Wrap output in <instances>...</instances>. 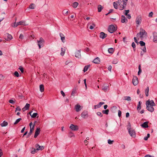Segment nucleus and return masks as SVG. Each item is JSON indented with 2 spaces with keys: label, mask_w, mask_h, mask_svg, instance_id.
<instances>
[{
  "label": "nucleus",
  "mask_w": 157,
  "mask_h": 157,
  "mask_svg": "<svg viewBox=\"0 0 157 157\" xmlns=\"http://www.w3.org/2000/svg\"><path fill=\"white\" fill-rule=\"evenodd\" d=\"M127 1L128 0H118L119 10H122L125 8L127 5Z\"/></svg>",
  "instance_id": "f257e3e1"
},
{
  "label": "nucleus",
  "mask_w": 157,
  "mask_h": 157,
  "mask_svg": "<svg viewBox=\"0 0 157 157\" xmlns=\"http://www.w3.org/2000/svg\"><path fill=\"white\" fill-rule=\"evenodd\" d=\"M140 32L137 33V36H140L141 40H142L143 38L147 36V33L143 29L141 28L140 30Z\"/></svg>",
  "instance_id": "f03ea898"
},
{
  "label": "nucleus",
  "mask_w": 157,
  "mask_h": 157,
  "mask_svg": "<svg viewBox=\"0 0 157 157\" xmlns=\"http://www.w3.org/2000/svg\"><path fill=\"white\" fill-rule=\"evenodd\" d=\"M127 128L130 136L135 138L136 136L135 132L133 129H132L130 124L128 125Z\"/></svg>",
  "instance_id": "7ed1b4c3"
},
{
  "label": "nucleus",
  "mask_w": 157,
  "mask_h": 157,
  "mask_svg": "<svg viewBox=\"0 0 157 157\" xmlns=\"http://www.w3.org/2000/svg\"><path fill=\"white\" fill-rule=\"evenodd\" d=\"M14 25L13 26L14 27H16L19 25H26L27 24H26L25 21H21L17 23L15 22L14 23Z\"/></svg>",
  "instance_id": "20e7f679"
},
{
  "label": "nucleus",
  "mask_w": 157,
  "mask_h": 157,
  "mask_svg": "<svg viewBox=\"0 0 157 157\" xmlns=\"http://www.w3.org/2000/svg\"><path fill=\"white\" fill-rule=\"evenodd\" d=\"M117 30V28L113 25H110L108 28V31L110 33H113Z\"/></svg>",
  "instance_id": "39448f33"
},
{
  "label": "nucleus",
  "mask_w": 157,
  "mask_h": 157,
  "mask_svg": "<svg viewBox=\"0 0 157 157\" xmlns=\"http://www.w3.org/2000/svg\"><path fill=\"white\" fill-rule=\"evenodd\" d=\"M44 41L43 38L41 37L40 38V40H38L37 42H38V45L39 47V48L40 49L41 48V46H43V44L44 43Z\"/></svg>",
  "instance_id": "423d86ee"
},
{
  "label": "nucleus",
  "mask_w": 157,
  "mask_h": 157,
  "mask_svg": "<svg viewBox=\"0 0 157 157\" xmlns=\"http://www.w3.org/2000/svg\"><path fill=\"white\" fill-rule=\"evenodd\" d=\"M70 128L72 131H77L78 129V127L77 125H75L73 124H71Z\"/></svg>",
  "instance_id": "0eeeda50"
},
{
  "label": "nucleus",
  "mask_w": 157,
  "mask_h": 157,
  "mask_svg": "<svg viewBox=\"0 0 157 157\" xmlns=\"http://www.w3.org/2000/svg\"><path fill=\"white\" fill-rule=\"evenodd\" d=\"M83 108V107L80 106L79 104L76 105L75 106V109L76 112H79Z\"/></svg>",
  "instance_id": "6e6552de"
},
{
  "label": "nucleus",
  "mask_w": 157,
  "mask_h": 157,
  "mask_svg": "<svg viewBox=\"0 0 157 157\" xmlns=\"http://www.w3.org/2000/svg\"><path fill=\"white\" fill-rule=\"evenodd\" d=\"M81 116L83 118H86L88 117V112L86 111H83L81 114Z\"/></svg>",
  "instance_id": "1a4fd4ad"
},
{
  "label": "nucleus",
  "mask_w": 157,
  "mask_h": 157,
  "mask_svg": "<svg viewBox=\"0 0 157 157\" xmlns=\"http://www.w3.org/2000/svg\"><path fill=\"white\" fill-rule=\"evenodd\" d=\"M132 82L134 86H136L138 83V78L136 76H133L132 79Z\"/></svg>",
  "instance_id": "9d476101"
},
{
  "label": "nucleus",
  "mask_w": 157,
  "mask_h": 157,
  "mask_svg": "<svg viewBox=\"0 0 157 157\" xmlns=\"http://www.w3.org/2000/svg\"><path fill=\"white\" fill-rule=\"evenodd\" d=\"M153 106L149 105H146V109H147L151 112H153L154 111V108L153 107Z\"/></svg>",
  "instance_id": "9b49d317"
},
{
  "label": "nucleus",
  "mask_w": 157,
  "mask_h": 157,
  "mask_svg": "<svg viewBox=\"0 0 157 157\" xmlns=\"http://www.w3.org/2000/svg\"><path fill=\"white\" fill-rule=\"evenodd\" d=\"M153 41L155 43L157 42V33L155 32L153 33Z\"/></svg>",
  "instance_id": "f8f14e48"
},
{
  "label": "nucleus",
  "mask_w": 157,
  "mask_h": 157,
  "mask_svg": "<svg viewBox=\"0 0 157 157\" xmlns=\"http://www.w3.org/2000/svg\"><path fill=\"white\" fill-rule=\"evenodd\" d=\"M147 104L148 105H155V103L153 100H147L146 102V105H147Z\"/></svg>",
  "instance_id": "ddd939ff"
},
{
  "label": "nucleus",
  "mask_w": 157,
  "mask_h": 157,
  "mask_svg": "<svg viewBox=\"0 0 157 157\" xmlns=\"http://www.w3.org/2000/svg\"><path fill=\"white\" fill-rule=\"evenodd\" d=\"M142 18L140 16H138L136 18V23L138 25H139L141 22Z\"/></svg>",
  "instance_id": "4468645a"
},
{
  "label": "nucleus",
  "mask_w": 157,
  "mask_h": 157,
  "mask_svg": "<svg viewBox=\"0 0 157 157\" xmlns=\"http://www.w3.org/2000/svg\"><path fill=\"white\" fill-rule=\"evenodd\" d=\"M40 128L39 127L36 128L35 133L34 137L36 138L40 133Z\"/></svg>",
  "instance_id": "2eb2a0df"
},
{
  "label": "nucleus",
  "mask_w": 157,
  "mask_h": 157,
  "mask_svg": "<svg viewBox=\"0 0 157 157\" xmlns=\"http://www.w3.org/2000/svg\"><path fill=\"white\" fill-rule=\"evenodd\" d=\"M35 147L36 148L38 151L42 150H43L44 147L43 146H40L38 144H36L35 145Z\"/></svg>",
  "instance_id": "dca6fc26"
},
{
  "label": "nucleus",
  "mask_w": 157,
  "mask_h": 157,
  "mask_svg": "<svg viewBox=\"0 0 157 157\" xmlns=\"http://www.w3.org/2000/svg\"><path fill=\"white\" fill-rule=\"evenodd\" d=\"M107 35L103 32H101L100 33V37L102 39H104L107 36Z\"/></svg>",
  "instance_id": "f3484780"
},
{
  "label": "nucleus",
  "mask_w": 157,
  "mask_h": 157,
  "mask_svg": "<svg viewBox=\"0 0 157 157\" xmlns=\"http://www.w3.org/2000/svg\"><path fill=\"white\" fill-rule=\"evenodd\" d=\"M59 36L60 37L61 40L63 43H64L65 42V37L64 35L62 33H59Z\"/></svg>",
  "instance_id": "a211bd4d"
},
{
  "label": "nucleus",
  "mask_w": 157,
  "mask_h": 157,
  "mask_svg": "<svg viewBox=\"0 0 157 157\" xmlns=\"http://www.w3.org/2000/svg\"><path fill=\"white\" fill-rule=\"evenodd\" d=\"M34 130V125H33L32 127H31L29 132L28 133L27 136V138L29 137L32 134V132Z\"/></svg>",
  "instance_id": "6ab92c4d"
},
{
  "label": "nucleus",
  "mask_w": 157,
  "mask_h": 157,
  "mask_svg": "<svg viewBox=\"0 0 157 157\" xmlns=\"http://www.w3.org/2000/svg\"><path fill=\"white\" fill-rule=\"evenodd\" d=\"M75 56L79 58L81 57V55L80 50L77 51L75 53Z\"/></svg>",
  "instance_id": "aec40b11"
},
{
  "label": "nucleus",
  "mask_w": 157,
  "mask_h": 157,
  "mask_svg": "<svg viewBox=\"0 0 157 157\" xmlns=\"http://www.w3.org/2000/svg\"><path fill=\"white\" fill-rule=\"evenodd\" d=\"M121 21L122 23L127 22L128 20L126 19L124 15H122L121 17Z\"/></svg>",
  "instance_id": "412c9836"
},
{
  "label": "nucleus",
  "mask_w": 157,
  "mask_h": 157,
  "mask_svg": "<svg viewBox=\"0 0 157 157\" xmlns=\"http://www.w3.org/2000/svg\"><path fill=\"white\" fill-rule=\"evenodd\" d=\"M100 62V59L98 57H97L93 60V62L95 64H99Z\"/></svg>",
  "instance_id": "4be33fe9"
},
{
  "label": "nucleus",
  "mask_w": 157,
  "mask_h": 157,
  "mask_svg": "<svg viewBox=\"0 0 157 157\" xmlns=\"http://www.w3.org/2000/svg\"><path fill=\"white\" fill-rule=\"evenodd\" d=\"M30 106L29 104L26 103L25 107L22 109L23 111H25V110L28 109Z\"/></svg>",
  "instance_id": "5701e85b"
},
{
  "label": "nucleus",
  "mask_w": 157,
  "mask_h": 157,
  "mask_svg": "<svg viewBox=\"0 0 157 157\" xmlns=\"http://www.w3.org/2000/svg\"><path fill=\"white\" fill-rule=\"evenodd\" d=\"M77 89V88L76 87H75L73 89L71 93V96H75V94L76 93Z\"/></svg>",
  "instance_id": "b1692460"
},
{
  "label": "nucleus",
  "mask_w": 157,
  "mask_h": 157,
  "mask_svg": "<svg viewBox=\"0 0 157 157\" xmlns=\"http://www.w3.org/2000/svg\"><path fill=\"white\" fill-rule=\"evenodd\" d=\"M148 122L147 121L145 122L141 125V126L144 128H147L148 127Z\"/></svg>",
  "instance_id": "393cba45"
},
{
  "label": "nucleus",
  "mask_w": 157,
  "mask_h": 157,
  "mask_svg": "<svg viewBox=\"0 0 157 157\" xmlns=\"http://www.w3.org/2000/svg\"><path fill=\"white\" fill-rule=\"evenodd\" d=\"M66 51V48H61L60 55L62 56L64 55Z\"/></svg>",
  "instance_id": "a878e982"
},
{
  "label": "nucleus",
  "mask_w": 157,
  "mask_h": 157,
  "mask_svg": "<svg viewBox=\"0 0 157 157\" xmlns=\"http://www.w3.org/2000/svg\"><path fill=\"white\" fill-rule=\"evenodd\" d=\"M40 91L42 92L44 91V86L42 85H40Z\"/></svg>",
  "instance_id": "bb28decb"
},
{
  "label": "nucleus",
  "mask_w": 157,
  "mask_h": 157,
  "mask_svg": "<svg viewBox=\"0 0 157 157\" xmlns=\"http://www.w3.org/2000/svg\"><path fill=\"white\" fill-rule=\"evenodd\" d=\"M37 149H36L35 148H33L31 151V153L32 154H34L35 153L37 152Z\"/></svg>",
  "instance_id": "cd10ccee"
},
{
  "label": "nucleus",
  "mask_w": 157,
  "mask_h": 157,
  "mask_svg": "<svg viewBox=\"0 0 157 157\" xmlns=\"http://www.w3.org/2000/svg\"><path fill=\"white\" fill-rule=\"evenodd\" d=\"M114 52V49L113 48H109L108 52L109 53L112 54Z\"/></svg>",
  "instance_id": "c85d7f7f"
},
{
  "label": "nucleus",
  "mask_w": 157,
  "mask_h": 157,
  "mask_svg": "<svg viewBox=\"0 0 157 157\" xmlns=\"http://www.w3.org/2000/svg\"><path fill=\"white\" fill-rule=\"evenodd\" d=\"M6 35L7 36V40H10L12 39V36L10 34L7 33Z\"/></svg>",
  "instance_id": "c756f323"
},
{
  "label": "nucleus",
  "mask_w": 157,
  "mask_h": 157,
  "mask_svg": "<svg viewBox=\"0 0 157 157\" xmlns=\"http://www.w3.org/2000/svg\"><path fill=\"white\" fill-rule=\"evenodd\" d=\"M8 125V123L5 121H4L1 124V125L2 127H5L6 126Z\"/></svg>",
  "instance_id": "7c9ffc66"
},
{
  "label": "nucleus",
  "mask_w": 157,
  "mask_h": 157,
  "mask_svg": "<svg viewBox=\"0 0 157 157\" xmlns=\"http://www.w3.org/2000/svg\"><path fill=\"white\" fill-rule=\"evenodd\" d=\"M103 8V7L102 6L100 5H98V12H100L101 11V10Z\"/></svg>",
  "instance_id": "2f4dec72"
},
{
  "label": "nucleus",
  "mask_w": 157,
  "mask_h": 157,
  "mask_svg": "<svg viewBox=\"0 0 157 157\" xmlns=\"http://www.w3.org/2000/svg\"><path fill=\"white\" fill-rule=\"evenodd\" d=\"M149 91V89L148 87L145 90V93L146 96L147 97L148 96V92Z\"/></svg>",
  "instance_id": "473e14b6"
},
{
  "label": "nucleus",
  "mask_w": 157,
  "mask_h": 157,
  "mask_svg": "<svg viewBox=\"0 0 157 157\" xmlns=\"http://www.w3.org/2000/svg\"><path fill=\"white\" fill-rule=\"evenodd\" d=\"M118 3V2H114L113 3V5L115 9H117Z\"/></svg>",
  "instance_id": "72a5a7b5"
},
{
  "label": "nucleus",
  "mask_w": 157,
  "mask_h": 157,
  "mask_svg": "<svg viewBox=\"0 0 157 157\" xmlns=\"http://www.w3.org/2000/svg\"><path fill=\"white\" fill-rule=\"evenodd\" d=\"M124 100L127 101H131V98L129 96H125L124 97Z\"/></svg>",
  "instance_id": "f704fd0d"
},
{
  "label": "nucleus",
  "mask_w": 157,
  "mask_h": 157,
  "mask_svg": "<svg viewBox=\"0 0 157 157\" xmlns=\"http://www.w3.org/2000/svg\"><path fill=\"white\" fill-rule=\"evenodd\" d=\"M118 60L117 58L114 59L112 61V63L114 64H116L118 63Z\"/></svg>",
  "instance_id": "c9c22d12"
},
{
  "label": "nucleus",
  "mask_w": 157,
  "mask_h": 157,
  "mask_svg": "<svg viewBox=\"0 0 157 157\" xmlns=\"http://www.w3.org/2000/svg\"><path fill=\"white\" fill-rule=\"evenodd\" d=\"M68 136L70 137L71 138L72 137H75V136L73 132H71L69 133Z\"/></svg>",
  "instance_id": "e433bc0d"
},
{
  "label": "nucleus",
  "mask_w": 157,
  "mask_h": 157,
  "mask_svg": "<svg viewBox=\"0 0 157 157\" xmlns=\"http://www.w3.org/2000/svg\"><path fill=\"white\" fill-rule=\"evenodd\" d=\"M142 102L139 101L138 102V104L137 105V109H141V104Z\"/></svg>",
  "instance_id": "4c0bfd02"
},
{
  "label": "nucleus",
  "mask_w": 157,
  "mask_h": 157,
  "mask_svg": "<svg viewBox=\"0 0 157 157\" xmlns=\"http://www.w3.org/2000/svg\"><path fill=\"white\" fill-rule=\"evenodd\" d=\"M35 7V4L33 3L31 4L29 6V8L31 9H34Z\"/></svg>",
  "instance_id": "58836bf2"
},
{
  "label": "nucleus",
  "mask_w": 157,
  "mask_h": 157,
  "mask_svg": "<svg viewBox=\"0 0 157 157\" xmlns=\"http://www.w3.org/2000/svg\"><path fill=\"white\" fill-rule=\"evenodd\" d=\"M90 66L89 65H87L83 69V71L84 72H85L87 70L89 67Z\"/></svg>",
  "instance_id": "ea45409f"
},
{
  "label": "nucleus",
  "mask_w": 157,
  "mask_h": 157,
  "mask_svg": "<svg viewBox=\"0 0 157 157\" xmlns=\"http://www.w3.org/2000/svg\"><path fill=\"white\" fill-rule=\"evenodd\" d=\"M78 5V3L77 2H75L73 4V7L74 8H76Z\"/></svg>",
  "instance_id": "a19ab883"
},
{
  "label": "nucleus",
  "mask_w": 157,
  "mask_h": 157,
  "mask_svg": "<svg viewBox=\"0 0 157 157\" xmlns=\"http://www.w3.org/2000/svg\"><path fill=\"white\" fill-rule=\"evenodd\" d=\"M142 72V70L141 68L140 65L139 66V71L138 72V75H140Z\"/></svg>",
  "instance_id": "79ce46f5"
},
{
  "label": "nucleus",
  "mask_w": 157,
  "mask_h": 157,
  "mask_svg": "<svg viewBox=\"0 0 157 157\" xmlns=\"http://www.w3.org/2000/svg\"><path fill=\"white\" fill-rule=\"evenodd\" d=\"M21 119H22L21 118H18V119H17V120H16V121L14 123V124H17L19 122H20V121L21 120Z\"/></svg>",
  "instance_id": "37998d69"
},
{
  "label": "nucleus",
  "mask_w": 157,
  "mask_h": 157,
  "mask_svg": "<svg viewBox=\"0 0 157 157\" xmlns=\"http://www.w3.org/2000/svg\"><path fill=\"white\" fill-rule=\"evenodd\" d=\"M109 88V86H105L103 87L102 89V90L104 91H106L107 90L108 88Z\"/></svg>",
  "instance_id": "c03bdc74"
},
{
  "label": "nucleus",
  "mask_w": 157,
  "mask_h": 157,
  "mask_svg": "<svg viewBox=\"0 0 157 157\" xmlns=\"http://www.w3.org/2000/svg\"><path fill=\"white\" fill-rule=\"evenodd\" d=\"M109 110L108 109H106L105 110H103L102 113L104 114H108L109 113Z\"/></svg>",
  "instance_id": "a18cd8bd"
},
{
  "label": "nucleus",
  "mask_w": 157,
  "mask_h": 157,
  "mask_svg": "<svg viewBox=\"0 0 157 157\" xmlns=\"http://www.w3.org/2000/svg\"><path fill=\"white\" fill-rule=\"evenodd\" d=\"M113 142H114L113 140H111L110 139H109L108 140V143L109 144H113Z\"/></svg>",
  "instance_id": "49530a36"
},
{
  "label": "nucleus",
  "mask_w": 157,
  "mask_h": 157,
  "mask_svg": "<svg viewBox=\"0 0 157 157\" xmlns=\"http://www.w3.org/2000/svg\"><path fill=\"white\" fill-rule=\"evenodd\" d=\"M140 44L141 46H144L145 45V43L142 41H140Z\"/></svg>",
  "instance_id": "de8ad7c7"
},
{
  "label": "nucleus",
  "mask_w": 157,
  "mask_h": 157,
  "mask_svg": "<svg viewBox=\"0 0 157 157\" xmlns=\"http://www.w3.org/2000/svg\"><path fill=\"white\" fill-rule=\"evenodd\" d=\"M14 75L15 76H16L17 77H18L19 76V75L17 71H16L14 72Z\"/></svg>",
  "instance_id": "09e8293b"
},
{
  "label": "nucleus",
  "mask_w": 157,
  "mask_h": 157,
  "mask_svg": "<svg viewBox=\"0 0 157 157\" xmlns=\"http://www.w3.org/2000/svg\"><path fill=\"white\" fill-rule=\"evenodd\" d=\"M132 46L134 50L135 51L136 44L134 42H132Z\"/></svg>",
  "instance_id": "8fccbe9b"
},
{
  "label": "nucleus",
  "mask_w": 157,
  "mask_h": 157,
  "mask_svg": "<svg viewBox=\"0 0 157 157\" xmlns=\"http://www.w3.org/2000/svg\"><path fill=\"white\" fill-rule=\"evenodd\" d=\"M37 115V113H34L32 115H31V117L32 118H35V117Z\"/></svg>",
  "instance_id": "3c124183"
},
{
  "label": "nucleus",
  "mask_w": 157,
  "mask_h": 157,
  "mask_svg": "<svg viewBox=\"0 0 157 157\" xmlns=\"http://www.w3.org/2000/svg\"><path fill=\"white\" fill-rule=\"evenodd\" d=\"M105 104V103L103 102H101L99 103L98 104V105L99 106V108H100L101 106Z\"/></svg>",
  "instance_id": "603ef678"
},
{
  "label": "nucleus",
  "mask_w": 157,
  "mask_h": 157,
  "mask_svg": "<svg viewBox=\"0 0 157 157\" xmlns=\"http://www.w3.org/2000/svg\"><path fill=\"white\" fill-rule=\"evenodd\" d=\"M97 114L98 116H100L101 117H102L103 116V114L100 112H97Z\"/></svg>",
  "instance_id": "864d4df0"
},
{
  "label": "nucleus",
  "mask_w": 157,
  "mask_h": 157,
  "mask_svg": "<svg viewBox=\"0 0 157 157\" xmlns=\"http://www.w3.org/2000/svg\"><path fill=\"white\" fill-rule=\"evenodd\" d=\"M124 11L125 12V13H124V14L126 16H127V15L128 14V13H129V10H125Z\"/></svg>",
  "instance_id": "5fc2aeb1"
},
{
  "label": "nucleus",
  "mask_w": 157,
  "mask_h": 157,
  "mask_svg": "<svg viewBox=\"0 0 157 157\" xmlns=\"http://www.w3.org/2000/svg\"><path fill=\"white\" fill-rule=\"evenodd\" d=\"M9 102L11 104H13L15 103V101L12 99H10L9 101Z\"/></svg>",
  "instance_id": "6e6d98bb"
},
{
  "label": "nucleus",
  "mask_w": 157,
  "mask_h": 157,
  "mask_svg": "<svg viewBox=\"0 0 157 157\" xmlns=\"http://www.w3.org/2000/svg\"><path fill=\"white\" fill-rule=\"evenodd\" d=\"M95 26V25L94 24H93L92 25H90V29H94V27Z\"/></svg>",
  "instance_id": "4d7b16f0"
},
{
  "label": "nucleus",
  "mask_w": 157,
  "mask_h": 157,
  "mask_svg": "<svg viewBox=\"0 0 157 157\" xmlns=\"http://www.w3.org/2000/svg\"><path fill=\"white\" fill-rule=\"evenodd\" d=\"M19 69L21 71V72L22 73H23V71H24L23 68L21 67H20L19 68Z\"/></svg>",
  "instance_id": "13d9d810"
},
{
  "label": "nucleus",
  "mask_w": 157,
  "mask_h": 157,
  "mask_svg": "<svg viewBox=\"0 0 157 157\" xmlns=\"http://www.w3.org/2000/svg\"><path fill=\"white\" fill-rule=\"evenodd\" d=\"M121 112L120 110H119L118 111V116L120 117H121Z\"/></svg>",
  "instance_id": "bf43d9fd"
},
{
  "label": "nucleus",
  "mask_w": 157,
  "mask_h": 157,
  "mask_svg": "<svg viewBox=\"0 0 157 157\" xmlns=\"http://www.w3.org/2000/svg\"><path fill=\"white\" fill-rule=\"evenodd\" d=\"M21 110V109L19 106H17L15 112L17 111H20Z\"/></svg>",
  "instance_id": "052dcab7"
},
{
  "label": "nucleus",
  "mask_w": 157,
  "mask_h": 157,
  "mask_svg": "<svg viewBox=\"0 0 157 157\" xmlns=\"http://www.w3.org/2000/svg\"><path fill=\"white\" fill-rule=\"evenodd\" d=\"M60 93H61V94L62 95L63 97H64L65 96V94L64 93V92H63V91H62V90L61 91Z\"/></svg>",
  "instance_id": "680f3d73"
},
{
  "label": "nucleus",
  "mask_w": 157,
  "mask_h": 157,
  "mask_svg": "<svg viewBox=\"0 0 157 157\" xmlns=\"http://www.w3.org/2000/svg\"><path fill=\"white\" fill-rule=\"evenodd\" d=\"M153 14V13L152 12L149 13V17H152Z\"/></svg>",
  "instance_id": "e2e57ef3"
},
{
  "label": "nucleus",
  "mask_w": 157,
  "mask_h": 157,
  "mask_svg": "<svg viewBox=\"0 0 157 157\" xmlns=\"http://www.w3.org/2000/svg\"><path fill=\"white\" fill-rule=\"evenodd\" d=\"M112 67L111 66L109 65L108 67V70L110 71H111V70L112 69Z\"/></svg>",
  "instance_id": "0e129e2a"
},
{
  "label": "nucleus",
  "mask_w": 157,
  "mask_h": 157,
  "mask_svg": "<svg viewBox=\"0 0 157 157\" xmlns=\"http://www.w3.org/2000/svg\"><path fill=\"white\" fill-rule=\"evenodd\" d=\"M24 38V36L22 34H21L19 36V38L22 39Z\"/></svg>",
  "instance_id": "69168bd1"
},
{
  "label": "nucleus",
  "mask_w": 157,
  "mask_h": 157,
  "mask_svg": "<svg viewBox=\"0 0 157 157\" xmlns=\"http://www.w3.org/2000/svg\"><path fill=\"white\" fill-rule=\"evenodd\" d=\"M18 97L19 99H22L23 98V96L22 95H18Z\"/></svg>",
  "instance_id": "338daca9"
},
{
  "label": "nucleus",
  "mask_w": 157,
  "mask_h": 157,
  "mask_svg": "<svg viewBox=\"0 0 157 157\" xmlns=\"http://www.w3.org/2000/svg\"><path fill=\"white\" fill-rule=\"evenodd\" d=\"M144 157H153L149 155H146Z\"/></svg>",
  "instance_id": "774afa93"
}]
</instances>
